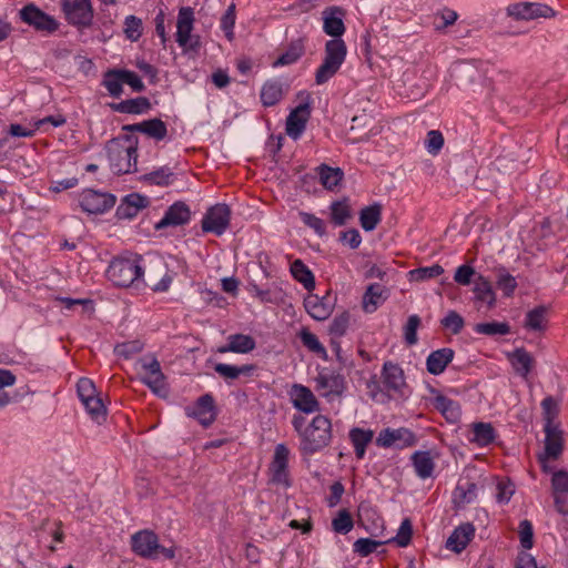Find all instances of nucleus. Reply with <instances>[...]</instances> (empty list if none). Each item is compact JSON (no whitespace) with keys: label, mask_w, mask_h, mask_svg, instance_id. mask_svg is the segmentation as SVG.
Returning <instances> with one entry per match:
<instances>
[{"label":"nucleus","mask_w":568,"mask_h":568,"mask_svg":"<svg viewBox=\"0 0 568 568\" xmlns=\"http://www.w3.org/2000/svg\"><path fill=\"white\" fill-rule=\"evenodd\" d=\"M323 30L334 39L325 43L323 62L315 72V82L318 85L333 78L346 59L347 47L344 40L341 39L345 32V26L339 8L331 7L323 11Z\"/></svg>","instance_id":"1"},{"label":"nucleus","mask_w":568,"mask_h":568,"mask_svg":"<svg viewBox=\"0 0 568 568\" xmlns=\"http://www.w3.org/2000/svg\"><path fill=\"white\" fill-rule=\"evenodd\" d=\"M291 423L300 437L298 450L303 457H310L322 452L333 440L332 420L325 415L314 416L306 425L303 415L294 414Z\"/></svg>","instance_id":"2"},{"label":"nucleus","mask_w":568,"mask_h":568,"mask_svg":"<svg viewBox=\"0 0 568 568\" xmlns=\"http://www.w3.org/2000/svg\"><path fill=\"white\" fill-rule=\"evenodd\" d=\"M142 257L134 255L131 257H115L111 261L108 270V278L119 287L139 286L142 282L143 267Z\"/></svg>","instance_id":"3"},{"label":"nucleus","mask_w":568,"mask_h":568,"mask_svg":"<svg viewBox=\"0 0 568 568\" xmlns=\"http://www.w3.org/2000/svg\"><path fill=\"white\" fill-rule=\"evenodd\" d=\"M133 551L143 558H158L160 555L165 559L175 557L174 547H163L159 545L158 536L151 530H142L134 534L131 538Z\"/></svg>","instance_id":"4"},{"label":"nucleus","mask_w":568,"mask_h":568,"mask_svg":"<svg viewBox=\"0 0 568 568\" xmlns=\"http://www.w3.org/2000/svg\"><path fill=\"white\" fill-rule=\"evenodd\" d=\"M194 10L191 7H182L178 13L175 40L184 52L197 51L200 48V36L193 34Z\"/></svg>","instance_id":"5"},{"label":"nucleus","mask_w":568,"mask_h":568,"mask_svg":"<svg viewBox=\"0 0 568 568\" xmlns=\"http://www.w3.org/2000/svg\"><path fill=\"white\" fill-rule=\"evenodd\" d=\"M110 169L114 174H128L136 171V144L122 148L115 144L108 149Z\"/></svg>","instance_id":"6"},{"label":"nucleus","mask_w":568,"mask_h":568,"mask_svg":"<svg viewBox=\"0 0 568 568\" xmlns=\"http://www.w3.org/2000/svg\"><path fill=\"white\" fill-rule=\"evenodd\" d=\"M231 210L224 203H217L207 209L204 214L201 227L204 233H213L221 236L230 226Z\"/></svg>","instance_id":"7"},{"label":"nucleus","mask_w":568,"mask_h":568,"mask_svg":"<svg viewBox=\"0 0 568 568\" xmlns=\"http://www.w3.org/2000/svg\"><path fill=\"white\" fill-rule=\"evenodd\" d=\"M290 449L285 444H277L268 467L270 481L274 485L288 488L292 485L288 473Z\"/></svg>","instance_id":"8"},{"label":"nucleus","mask_w":568,"mask_h":568,"mask_svg":"<svg viewBox=\"0 0 568 568\" xmlns=\"http://www.w3.org/2000/svg\"><path fill=\"white\" fill-rule=\"evenodd\" d=\"M382 384L389 396H406L408 386L403 368L393 362H385L382 368Z\"/></svg>","instance_id":"9"},{"label":"nucleus","mask_w":568,"mask_h":568,"mask_svg":"<svg viewBox=\"0 0 568 568\" xmlns=\"http://www.w3.org/2000/svg\"><path fill=\"white\" fill-rule=\"evenodd\" d=\"M116 199L113 194L84 190L79 196L81 209L89 214H103L114 206Z\"/></svg>","instance_id":"10"},{"label":"nucleus","mask_w":568,"mask_h":568,"mask_svg":"<svg viewBox=\"0 0 568 568\" xmlns=\"http://www.w3.org/2000/svg\"><path fill=\"white\" fill-rule=\"evenodd\" d=\"M62 11L69 23L77 27H89L93 20L90 0H62Z\"/></svg>","instance_id":"11"},{"label":"nucleus","mask_w":568,"mask_h":568,"mask_svg":"<svg viewBox=\"0 0 568 568\" xmlns=\"http://www.w3.org/2000/svg\"><path fill=\"white\" fill-rule=\"evenodd\" d=\"M376 445L383 448H389L397 444L398 448L413 447L417 443L416 435L408 428H384L379 432Z\"/></svg>","instance_id":"12"},{"label":"nucleus","mask_w":568,"mask_h":568,"mask_svg":"<svg viewBox=\"0 0 568 568\" xmlns=\"http://www.w3.org/2000/svg\"><path fill=\"white\" fill-rule=\"evenodd\" d=\"M508 16L516 20H535L554 18L556 11L547 4L538 2H519L507 8Z\"/></svg>","instance_id":"13"},{"label":"nucleus","mask_w":568,"mask_h":568,"mask_svg":"<svg viewBox=\"0 0 568 568\" xmlns=\"http://www.w3.org/2000/svg\"><path fill=\"white\" fill-rule=\"evenodd\" d=\"M545 432V450L539 456V462L542 466L544 471H548L547 460H556L560 457L564 450V438L562 432L558 426H544Z\"/></svg>","instance_id":"14"},{"label":"nucleus","mask_w":568,"mask_h":568,"mask_svg":"<svg viewBox=\"0 0 568 568\" xmlns=\"http://www.w3.org/2000/svg\"><path fill=\"white\" fill-rule=\"evenodd\" d=\"M64 122L65 119L62 115H51L37 120L33 123L11 124L8 132L12 138H31L36 131L45 132L49 126L57 128L62 125Z\"/></svg>","instance_id":"15"},{"label":"nucleus","mask_w":568,"mask_h":568,"mask_svg":"<svg viewBox=\"0 0 568 568\" xmlns=\"http://www.w3.org/2000/svg\"><path fill=\"white\" fill-rule=\"evenodd\" d=\"M311 118V101L310 97H306V101L298 104L293 109L286 118V133L293 139L297 140L301 138L305 130L306 123Z\"/></svg>","instance_id":"16"},{"label":"nucleus","mask_w":568,"mask_h":568,"mask_svg":"<svg viewBox=\"0 0 568 568\" xmlns=\"http://www.w3.org/2000/svg\"><path fill=\"white\" fill-rule=\"evenodd\" d=\"M144 376L141 381L155 394L165 388V376L162 373L160 362L154 356H145L140 359Z\"/></svg>","instance_id":"17"},{"label":"nucleus","mask_w":568,"mask_h":568,"mask_svg":"<svg viewBox=\"0 0 568 568\" xmlns=\"http://www.w3.org/2000/svg\"><path fill=\"white\" fill-rule=\"evenodd\" d=\"M20 18L23 22L32 26L39 31L53 32L59 27V23L54 18L48 16L33 4L26 6L21 9Z\"/></svg>","instance_id":"18"},{"label":"nucleus","mask_w":568,"mask_h":568,"mask_svg":"<svg viewBox=\"0 0 568 568\" xmlns=\"http://www.w3.org/2000/svg\"><path fill=\"white\" fill-rule=\"evenodd\" d=\"M190 220V206L182 201H176L168 207L163 217L155 223L154 227L156 231H160L170 226H181L187 224Z\"/></svg>","instance_id":"19"},{"label":"nucleus","mask_w":568,"mask_h":568,"mask_svg":"<svg viewBox=\"0 0 568 568\" xmlns=\"http://www.w3.org/2000/svg\"><path fill=\"white\" fill-rule=\"evenodd\" d=\"M551 489L556 510L568 516V471L556 470L551 477Z\"/></svg>","instance_id":"20"},{"label":"nucleus","mask_w":568,"mask_h":568,"mask_svg":"<svg viewBox=\"0 0 568 568\" xmlns=\"http://www.w3.org/2000/svg\"><path fill=\"white\" fill-rule=\"evenodd\" d=\"M290 395L292 404L297 410L304 414H312L320 410V403L308 387L294 384Z\"/></svg>","instance_id":"21"},{"label":"nucleus","mask_w":568,"mask_h":568,"mask_svg":"<svg viewBox=\"0 0 568 568\" xmlns=\"http://www.w3.org/2000/svg\"><path fill=\"white\" fill-rule=\"evenodd\" d=\"M430 392L434 394V397L432 398L433 407L438 410L448 423H457L462 416L460 405L458 402L443 395L435 388H432Z\"/></svg>","instance_id":"22"},{"label":"nucleus","mask_w":568,"mask_h":568,"mask_svg":"<svg viewBox=\"0 0 568 568\" xmlns=\"http://www.w3.org/2000/svg\"><path fill=\"white\" fill-rule=\"evenodd\" d=\"M317 390H323L322 395L329 397L332 395H342L345 388L344 377L335 372H321L315 378Z\"/></svg>","instance_id":"23"},{"label":"nucleus","mask_w":568,"mask_h":568,"mask_svg":"<svg viewBox=\"0 0 568 568\" xmlns=\"http://www.w3.org/2000/svg\"><path fill=\"white\" fill-rule=\"evenodd\" d=\"M149 199L139 193L128 194L119 204L115 215L119 220H131L135 217L139 212L146 207Z\"/></svg>","instance_id":"24"},{"label":"nucleus","mask_w":568,"mask_h":568,"mask_svg":"<svg viewBox=\"0 0 568 568\" xmlns=\"http://www.w3.org/2000/svg\"><path fill=\"white\" fill-rule=\"evenodd\" d=\"M187 415L194 417L204 427L210 426L216 417L213 396L211 394L202 395Z\"/></svg>","instance_id":"25"},{"label":"nucleus","mask_w":568,"mask_h":568,"mask_svg":"<svg viewBox=\"0 0 568 568\" xmlns=\"http://www.w3.org/2000/svg\"><path fill=\"white\" fill-rule=\"evenodd\" d=\"M474 535L475 528L473 524H463L455 528L452 535L448 537L446 540V548L455 551L456 554H459L467 547Z\"/></svg>","instance_id":"26"},{"label":"nucleus","mask_w":568,"mask_h":568,"mask_svg":"<svg viewBox=\"0 0 568 568\" xmlns=\"http://www.w3.org/2000/svg\"><path fill=\"white\" fill-rule=\"evenodd\" d=\"M388 297V290L379 283L369 284L363 296V310L374 313Z\"/></svg>","instance_id":"27"},{"label":"nucleus","mask_w":568,"mask_h":568,"mask_svg":"<svg viewBox=\"0 0 568 568\" xmlns=\"http://www.w3.org/2000/svg\"><path fill=\"white\" fill-rule=\"evenodd\" d=\"M455 352L444 347L432 352L426 358V367L432 375L442 374L448 364L454 359Z\"/></svg>","instance_id":"28"},{"label":"nucleus","mask_w":568,"mask_h":568,"mask_svg":"<svg viewBox=\"0 0 568 568\" xmlns=\"http://www.w3.org/2000/svg\"><path fill=\"white\" fill-rule=\"evenodd\" d=\"M374 430L365 429L362 427H353L348 432V438L354 447V453L357 459H363L366 454L367 446L374 439Z\"/></svg>","instance_id":"29"},{"label":"nucleus","mask_w":568,"mask_h":568,"mask_svg":"<svg viewBox=\"0 0 568 568\" xmlns=\"http://www.w3.org/2000/svg\"><path fill=\"white\" fill-rule=\"evenodd\" d=\"M256 346L255 339L250 335L232 334L227 337V344L219 347V353H239L246 354L252 352Z\"/></svg>","instance_id":"30"},{"label":"nucleus","mask_w":568,"mask_h":568,"mask_svg":"<svg viewBox=\"0 0 568 568\" xmlns=\"http://www.w3.org/2000/svg\"><path fill=\"white\" fill-rule=\"evenodd\" d=\"M416 475L426 479L433 476L435 462L428 450H417L410 457Z\"/></svg>","instance_id":"31"},{"label":"nucleus","mask_w":568,"mask_h":568,"mask_svg":"<svg viewBox=\"0 0 568 568\" xmlns=\"http://www.w3.org/2000/svg\"><path fill=\"white\" fill-rule=\"evenodd\" d=\"M255 369H256V366L253 364H245L242 366H236V365H231V364H225V363H217L214 365L215 373H217L221 377H223L227 383L239 378L242 375L251 376Z\"/></svg>","instance_id":"32"},{"label":"nucleus","mask_w":568,"mask_h":568,"mask_svg":"<svg viewBox=\"0 0 568 568\" xmlns=\"http://www.w3.org/2000/svg\"><path fill=\"white\" fill-rule=\"evenodd\" d=\"M130 131H140L146 134L148 138L154 140H162L166 135V125L160 119H152L142 123L124 126Z\"/></svg>","instance_id":"33"},{"label":"nucleus","mask_w":568,"mask_h":568,"mask_svg":"<svg viewBox=\"0 0 568 568\" xmlns=\"http://www.w3.org/2000/svg\"><path fill=\"white\" fill-rule=\"evenodd\" d=\"M305 52V39L292 40L285 50L274 62V67H283L295 63Z\"/></svg>","instance_id":"34"},{"label":"nucleus","mask_w":568,"mask_h":568,"mask_svg":"<svg viewBox=\"0 0 568 568\" xmlns=\"http://www.w3.org/2000/svg\"><path fill=\"white\" fill-rule=\"evenodd\" d=\"M473 437L469 439L479 447H486L496 439V430L490 423L478 422L471 425Z\"/></svg>","instance_id":"35"},{"label":"nucleus","mask_w":568,"mask_h":568,"mask_svg":"<svg viewBox=\"0 0 568 568\" xmlns=\"http://www.w3.org/2000/svg\"><path fill=\"white\" fill-rule=\"evenodd\" d=\"M509 361L515 372L526 378L534 366L532 356L524 348H516L509 354Z\"/></svg>","instance_id":"36"},{"label":"nucleus","mask_w":568,"mask_h":568,"mask_svg":"<svg viewBox=\"0 0 568 568\" xmlns=\"http://www.w3.org/2000/svg\"><path fill=\"white\" fill-rule=\"evenodd\" d=\"M474 294L476 301L486 303L488 307H493L496 303V294L493 291L490 282L483 275H477L474 281Z\"/></svg>","instance_id":"37"},{"label":"nucleus","mask_w":568,"mask_h":568,"mask_svg":"<svg viewBox=\"0 0 568 568\" xmlns=\"http://www.w3.org/2000/svg\"><path fill=\"white\" fill-rule=\"evenodd\" d=\"M321 184L329 191H334L344 178V172L339 168H331L321 164L317 169Z\"/></svg>","instance_id":"38"},{"label":"nucleus","mask_w":568,"mask_h":568,"mask_svg":"<svg viewBox=\"0 0 568 568\" xmlns=\"http://www.w3.org/2000/svg\"><path fill=\"white\" fill-rule=\"evenodd\" d=\"M306 312L316 321H324L331 315V305L317 295H310L304 301Z\"/></svg>","instance_id":"39"},{"label":"nucleus","mask_w":568,"mask_h":568,"mask_svg":"<svg viewBox=\"0 0 568 568\" xmlns=\"http://www.w3.org/2000/svg\"><path fill=\"white\" fill-rule=\"evenodd\" d=\"M291 274L294 277V280L303 284L305 290H314V275L302 260L297 258L291 264Z\"/></svg>","instance_id":"40"},{"label":"nucleus","mask_w":568,"mask_h":568,"mask_svg":"<svg viewBox=\"0 0 568 568\" xmlns=\"http://www.w3.org/2000/svg\"><path fill=\"white\" fill-rule=\"evenodd\" d=\"M382 219V206L377 203L365 206L359 213L361 226L369 232L376 229Z\"/></svg>","instance_id":"41"},{"label":"nucleus","mask_w":568,"mask_h":568,"mask_svg":"<svg viewBox=\"0 0 568 568\" xmlns=\"http://www.w3.org/2000/svg\"><path fill=\"white\" fill-rule=\"evenodd\" d=\"M298 337L303 346L306 347L310 352L318 355L322 358H325L327 356L326 348L324 347V345L320 342L318 337L308 328L303 327L298 333Z\"/></svg>","instance_id":"42"},{"label":"nucleus","mask_w":568,"mask_h":568,"mask_svg":"<svg viewBox=\"0 0 568 568\" xmlns=\"http://www.w3.org/2000/svg\"><path fill=\"white\" fill-rule=\"evenodd\" d=\"M283 98L282 84L277 81L266 82L261 90V101L265 106L275 105Z\"/></svg>","instance_id":"43"},{"label":"nucleus","mask_w":568,"mask_h":568,"mask_svg":"<svg viewBox=\"0 0 568 568\" xmlns=\"http://www.w3.org/2000/svg\"><path fill=\"white\" fill-rule=\"evenodd\" d=\"M329 209L331 220L336 226L346 224L347 220L352 216L347 197H344L341 201H334Z\"/></svg>","instance_id":"44"},{"label":"nucleus","mask_w":568,"mask_h":568,"mask_svg":"<svg viewBox=\"0 0 568 568\" xmlns=\"http://www.w3.org/2000/svg\"><path fill=\"white\" fill-rule=\"evenodd\" d=\"M90 417L99 424L105 420L106 408L99 395L82 402Z\"/></svg>","instance_id":"45"},{"label":"nucleus","mask_w":568,"mask_h":568,"mask_svg":"<svg viewBox=\"0 0 568 568\" xmlns=\"http://www.w3.org/2000/svg\"><path fill=\"white\" fill-rule=\"evenodd\" d=\"M474 331L487 336L507 335L510 332V326L504 322L478 323L474 326Z\"/></svg>","instance_id":"46"},{"label":"nucleus","mask_w":568,"mask_h":568,"mask_svg":"<svg viewBox=\"0 0 568 568\" xmlns=\"http://www.w3.org/2000/svg\"><path fill=\"white\" fill-rule=\"evenodd\" d=\"M116 109L124 113L140 114L150 109V101L140 97L121 102Z\"/></svg>","instance_id":"47"},{"label":"nucleus","mask_w":568,"mask_h":568,"mask_svg":"<svg viewBox=\"0 0 568 568\" xmlns=\"http://www.w3.org/2000/svg\"><path fill=\"white\" fill-rule=\"evenodd\" d=\"M103 84L112 97H120L122 93V70H112L105 73Z\"/></svg>","instance_id":"48"},{"label":"nucleus","mask_w":568,"mask_h":568,"mask_svg":"<svg viewBox=\"0 0 568 568\" xmlns=\"http://www.w3.org/2000/svg\"><path fill=\"white\" fill-rule=\"evenodd\" d=\"M172 171L169 168L163 166L160 168L159 170L145 174L144 179L151 184L168 186L172 182Z\"/></svg>","instance_id":"49"},{"label":"nucleus","mask_w":568,"mask_h":568,"mask_svg":"<svg viewBox=\"0 0 568 568\" xmlns=\"http://www.w3.org/2000/svg\"><path fill=\"white\" fill-rule=\"evenodd\" d=\"M332 527L337 534L349 532L354 527L351 514L345 509L341 510L338 515L333 519Z\"/></svg>","instance_id":"50"},{"label":"nucleus","mask_w":568,"mask_h":568,"mask_svg":"<svg viewBox=\"0 0 568 568\" xmlns=\"http://www.w3.org/2000/svg\"><path fill=\"white\" fill-rule=\"evenodd\" d=\"M444 273L443 266L434 264L432 266L419 267L410 271V277L413 281H425L435 278Z\"/></svg>","instance_id":"51"},{"label":"nucleus","mask_w":568,"mask_h":568,"mask_svg":"<svg viewBox=\"0 0 568 568\" xmlns=\"http://www.w3.org/2000/svg\"><path fill=\"white\" fill-rule=\"evenodd\" d=\"M541 408L545 419V426H556L554 424V419L559 412L557 400L552 396H547L541 402Z\"/></svg>","instance_id":"52"},{"label":"nucleus","mask_w":568,"mask_h":568,"mask_svg":"<svg viewBox=\"0 0 568 568\" xmlns=\"http://www.w3.org/2000/svg\"><path fill=\"white\" fill-rule=\"evenodd\" d=\"M383 544L384 541H377L369 538H359L353 544V550L362 557H367L368 555L376 551L377 548Z\"/></svg>","instance_id":"53"},{"label":"nucleus","mask_w":568,"mask_h":568,"mask_svg":"<svg viewBox=\"0 0 568 568\" xmlns=\"http://www.w3.org/2000/svg\"><path fill=\"white\" fill-rule=\"evenodd\" d=\"M443 327L449 329L454 335L462 332L465 321L456 311H449L446 316L440 321Z\"/></svg>","instance_id":"54"},{"label":"nucleus","mask_w":568,"mask_h":568,"mask_svg":"<svg viewBox=\"0 0 568 568\" xmlns=\"http://www.w3.org/2000/svg\"><path fill=\"white\" fill-rule=\"evenodd\" d=\"M420 325V318L418 315H410L404 326V338L407 345H415L418 341L417 329Z\"/></svg>","instance_id":"55"},{"label":"nucleus","mask_w":568,"mask_h":568,"mask_svg":"<svg viewBox=\"0 0 568 568\" xmlns=\"http://www.w3.org/2000/svg\"><path fill=\"white\" fill-rule=\"evenodd\" d=\"M124 32L128 39L136 41L142 34V21L135 16H129L124 21Z\"/></svg>","instance_id":"56"},{"label":"nucleus","mask_w":568,"mask_h":568,"mask_svg":"<svg viewBox=\"0 0 568 568\" xmlns=\"http://www.w3.org/2000/svg\"><path fill=\"white\" fill-rule=\"evenodd\" d=\"M300 217L302 222L313 229L317 235L323 236L326 234V225L322 219L308 212H300Z\"/></svg>","instance_id":"57"},{"label":"nucleus","mask_w":568,"mask_h":568,"mask_svg":"<svg viewBox=\"0 0 568 568\" xmlns=\"http://www.w3.org/2000/svg\"><path fill=\"white\" fill-rule=\"evenodd\" d=\"M142 348H143V345L140 341H131V342L118 344L114 347V353L119 357H123V358L128 359V358L132 357L134 354L140 353L142 351Z\"/></svg>","instance_id":"58"},{"label":"nucleus","mask_w":568,"mask_h":568,"mask_svg":"<svg viewBox=\"0 0 568 568\" xmlns=\"http://www.w3.org/2000/svg\"><path fill=\"white\" fill-rule=\"evenodd\" d=\"M519 539L520 545L525 549H530L534 546V528L532 524L524 519L519 523Z\"/></svg>","instance_id":"59"},{"label":"nucleus","mask_w":568,"mask_h":568,"mask_svg":"<svg viewBox=\"0 0 568 568\" xmlns=\"http://www.w3.org/2000/svg\"><path fill=\"white\" fill-rule=\"evenodd\" d=\"M545 307H536L526 315V326L530 329L538 331L542 328L545 322Z\"/></svg>","instance_id":"60"},{"label":"nucleus","mask_w":568,"mask_h":568,"mask_svg":"<svg viewBox=\"0 0 568 568\" xmlns=\"http://www.w3.org/2000/svg\"><path fill=\"white\" fill-rule=\"evenodd\" d=\"M235 4H231L221 19V28L230 41L234 38L233 28L235 24Z\"/></svg>","instance_id":"61"},{"label":"nucleus","mask_w":568,"mask_h":568,"mask_svg":"<svg viewBox=\"0 0 568 568\" xmlns=\"http://www.w3.org/2000/svg\"><path fill=\"white\" fill-rule=\"evenodd\" d=\"M412 535H413V526H412L410 520L408 518H406L402 521L394 540L399 547H406L410 542Z\"/></svg>","instance_id":"62"},{"label":"nucleus","mask_w":568,"mask_h":568,"mask_svg":"<svg viewBox=\"0 0 568 568\" xmlns=\"http://www.w3.org/2000/svg\"><path fill=\"white\" fill-rule=\"evenodd\" d=\"M475 275H476V272L473 266L463 264L459 267H457L455 275H454V281L456 283H458L459 285L466 286V285H469L470 283H474Z\"/></svg>","instance_id":"63"},{"label":"nucleus","mask_w":568,"mask_h":568,"mask_svg":"<svg viewBox=\"0 0 568 568\" xmlns=\"http://www.w3.org/2000/svg\"><path fill=\"white\" fill-rule=\"evenodd\" d=\"M497 286L504 292V295L509 297L514 294L517 282L516 278L507 272H501L497 278Z\"/></svg>","instance_id":"64"}]
</instances>
